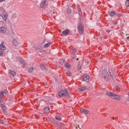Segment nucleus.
Returning <instances> with one entry per match:
<instances>
[{
    "mask_svg": "<svg viewBox=\"0 0 129 129\" xmlns=\"http://www.w3.org/2000/svg\"><path fill=\"white\" fill-rule=\"evenodd\" d=\"M69 33H70V30H69V29H66L62 32V34H63L64 36H67Z\"/></svg>",
    "mask_w": 129,
    "mask_h": 129,
    "instance_id": "nucleus-10",
    "label": "nucleus"
},
{
    "mask_svg": "<svg viewBox=\"0 0 129 129\" xmlns=\"http://www.w3.org/2000/svg\"><path fill=\"white\" fill-rule=\"evenodd\" d=\"M77 60H79V58H77Z\"/></svg>",
    "mask_w": 129,
    "mask_h": 129,
    "instance_id": "nucleus-44",
    "label": "nucleus"
},
{
    "mask_svg": "<svg viewBox=\"0 0 129 129\" xmlns=\"http://www.w3.org/2000/svg\"><path fill=\"white\" fill-rule=\"evenodd\" d=\"M6 106H5V105L1 104V108H4V107H5Z\"/></svg>",
    "mask_w": 129,
    "mask_h": 129,
    "instance_id": "nucleus-36",
    "label": "nucleus"
},
{
    "mask_svg": "<svg viewBox=\"0 0 129 129\" xmlns=\"http://www.w3.org/2000/svg\"><path fill=\"white\" fill-rule=\"evenodd\" d=\"M2 19L5 22H7L8 20V13L7 12H4L2 14Z\"/></svg>",
    "mask_w": 129,
    "mask_h": 129,
    "instance_id": "nucleus-7",
    "label": "nucleus"
},
{
    "mask_svg": "<svg viewBox=\"0 0 129 129\" xmlns=\"http://www.w3.org/2000/svg\"><path fill=\"white\" fill-rule=\"evenodd\" d=\"M79 128L80 129H81V128H80V127L79 126V125H78V126H76V128Z\"/></svg>",
    "mask_w": 129,
    "mask_h": 129,
    "instance_id": "nucleus-38",
    "label": "nucleus"
},
{
    "mask_svg": "<svg viewBox=\"0 0 129 129\" xmlns=\"http://www.w3.org/2000/svg\"><path fill=\"white\" fill-rule=\"evenodd\" d=\"M20 62L21 64H23V65H26V62H25L24 60H21Z\"/></svg>",
    "mask_w": 129,
    "mask_h": 129,
    "instance_id": "nucleus-31",
    "label": "nucleus"
},
{
    "mask_svg": "<svg viewBox=\"0 0 129 129\" xmlns=\"http://www.w3.org/2000/svg\"><path fill=\"white\" fill-rule=\"evenodd\" d=\"M102 77L104 79V80H108L109 75H108V72H107L106 70H104L102 71Z\"/></svg>",
    "mask_w": 129,
    "mask_h": 129,
    "instance_id": "nucleus-3",
    "label": "nucleus"
},
{
    "mask_svg": "<svg viewBox=\"0 0 129 129\" xmlns=\"http://www.w3.org/2000/svg\"><path fill=\"white\" fill-rule=\"evenodd\" d=\"M82 67V64H81V63H79L78 65V69L79 70L81 69Z\"/></svg>",
    "mask_w": 129,
    "mask_h": 129,
    "instance_id": "nucleus-28",
    "label": "nucleus"
},
{
    "mask_svg": "<svg viewBox=\"0 0 129 129\" xmlns=\"http://www.w3.org/2000/svg\"><path fill=\"white\" fill-rule=\"evenodd\" d=\"M40 68H41L42 70H44L45 69V65L44 64L41 63L40 64Z\"/></svg>",
    "mask_w": 129,
    "mask_h": 129,
    "instance_id": "nucleus-25",
    "label": "nucleus"
},
{
    "mask_svg": "<svg viewBox=\"0 0 129 129\" xmlns=\"http://www.w3.org/2000/svg\"><path fill=\"white\" fill-rule=\"evenodd\" d=\"M7 32V28L4 26L0 27V34H5Z\"/></svg>",
    "mask_w": 129,
    "mask_h": 129,
    "instance_id": "nucleus-9",
    "label": "nucleus"
},
{
    "mask_svg": "<svg viewBox=\"0 0 129 129\" xmlns=\"http://www.w3.org/2000/svg\"><path fill=\"white\" fill-rule=\"evenodd\" d=\"M78 31L80 35H83L84 34V27L83 24L80 23L78 25Z\"/></svg>",
    "mask_w": 129,
    "mask_h": 129,
    "instance_id": "nucleus-4",
    "label": "nucleus"
},
{
    "mask_svg": "<svg viewBox=\"0 0 129 129\" xmlns=\"http://www.w3.org/2000/svg\"><path fill=\"white\" fill-rule=\"evenodd\" d=\"M0 123L1 124L4 123V121H3L2 120H0Z\"/></svg>",
    "mask_w": 129,
    "mask_h": 129,
    "instance_id": "nucleus-37",
    "label": "nucleus"
},
{
    "mask_svg": "<svg viewBox=\"0 0 129 129\" xmlns=\"http://www.w3.org/2000/svg\"><path fill=\"white\" fill-rule=\"evenodd\" d=\"M5 0H0V2H4Z\"/></svg>",
    "mask_w": 129,
    "mask_h": 129,
    "instance_id": "nucleus-40",
    "label": "nucleus"
},
{
    "mask_svg": "<svg viewBox=\"0 0 129 129\" xmlns=\"http://www.w3.org/2000/svg\"><path fill=\"white\" fill-rule=\"evenodd\" d=\"M86 89V87H81L79 89V91H84Z\"/></svg>",
    "mask_w": 129,
    "mask_h": 129,
    "instance_id": "nucleus-18",
    "label": "nucleus"
},
{
    "mask_svg": "<svg viewBox=\"0 0 129 129\" xmlns=\"http://www.w3.org/2000/svg\"><path fill=\"white\" fill-rule=\"evenodd\" d=\"M0 50H6V46L4 45V41L1 42V45H0Z\"/></svg>",
    "mask_w": 129,
    "mask_h": 129,
    "instance_id": "nucleus-12",
    "label": "nucleus"
},
{
    "mask_svg": "<svg viewBox=\"0 0 129 129\" xmlns=\"http://www.w3.org/2000/svg\"><path fill=\"white\" fill-rule=\"evenodd\" d=\"M116 16H117V17H118L119 18H120V17H121V16L122 15H121V13H116Z\"/></svg>",
    "mask_w": 129,
    "mask_h": 129,
    "instance_id": "nucleus-30",
    "label": "nucleus"
},
{
    "mask_svg": "<svg viewBox=\"0 0 129 129\" xmlns=\"http://www.w3.org/2000/svg\"><path fill=\"white\" fill-rule=\"evenodd\" d=\"M90 77L89 76L87 75H85L83 76L82 81H87L88 79H89Z\"/></svg>",
    "mask_w": 129,
    "mask_h": 129,
    "instance_id": "nucleus-11",
    "label": "nucleus"
},
{
    "mask_svg": "<svg viewBox=\"0 0 129 129\" xmlns=\"http://www.w3.org/2000/svg\"><path fill=\"white\" fill-rule=\"evenodd\" d=\"M80 112H81V113H84V114H90V112H89V111H88L85 109H81L80 110Z\"/></svg>",
    "mask_w": 129,
    "mask_h": 129,
    "instance_id": "nucleus-8",
    "label": "nucleus"
},
{
    "mask_svg": "<svg viewBox=\"0 0 129 129\" xmlns=\"http://www.w3.org/2000/svg\"><path fill=\"white\" fill-rule=\"evenodd\" d=\"M112 119H114V117H112L111 118Z\"/></svg>",
    "mask_w": 129,
    "mask_h": 129,
    "instance_id": "nucleus-42",
    "label": "nucleus"
},
{
    "mask_svg": "<svg viewBox=\"0 0 129 129\" xmlns=\"http://www.w3.org/2000/svg\"><path fill=\"white\" fill-rule=\"evenodd\" d=\"M46 6H48V2H47V1H42L40 4V7L42 9H44V8H45V7H46Z\"/></svg>",
    "mask_w": 129,
    "mask_h": 129,
    "instance_id": "nucleus-6",
    "label": "nucleus"
},
{
    "mask_svg": "<svg viewBox=\"0 0 129 129\" xmlns=\"http://www.w3.org/2000/svg\"><path fill=\"white\" fill-rule=\"evenodd\" d=\"M106 95L107 96H108L113 99H115V100H120L121 98L118 96V95H116L109 91H107Z\"/></svg>",
    "mask_w": 129,
    "mask_h": 129,
    "instance_id": "nucleus-1",
    "label": "nucleus"
},
{
    "mask_svg": "<svg viewBox=\"0 0 129 129\" xmlns=\"http://www.w3.org/2000/svg\"><path fill=\"white\" fill-rule=\"evenodd\" d=\"M59 63L61 64V65H64L65 64V60L64 59H60L59 60Z\"/></svg>",
    "mask_w": 129,
    "mask_h": 129,
    "instance_id": "nucleus-21",
    "label": "nucleus"
},
{
    "mask_svg": "<svg viewBox=\"0 0 129 129\" xmlns=\"http://www.w3.org/2000/svg\"><path fill=\"white\" fill-rule=\"evenodd\" d=\"M52 45V42H48L47 43L45 44L44 45V48H48V47H50Z\"/></svg>",
    "mask_w": 129,
    "mask_h": 129,
    "instance_id": "nucleus-13",
    "label": "nucleus"
},
{
    "mask_svg": "<svg viewBox=\"0 0 129 129\" xmlns=\"http://www.w3.org/2000/svg\"><path fill=\"white\" fill-rule=\"evenodd\" d=\"M67 13H68L69 14H71V13H72V11H71V10L70 9H68Z\"/></svg>",
    "mask_w": 129,
    "mask_h": 129,
    "instance_id": "nucleus-33",
    "label": "nucleus"
},
{
    "mask_svg": "<svg viewBox=\"0 0 129 129\" xmlns=\"http://www.w3.org/2000/svg\"><path fill=\"white\" fill-rule=\"evenodd\" d=\"M33 70H34V68L33 67H31L28 70V72H33Z\"/></svg>",
    "mask_w": 129,
    "mask_h": 129,
    "instance_id": "nucleus-26",
    "label": "nucleus"
},
{
    "mask_svg": "<svg viewBox=\"0 0 129 129\" xmlns=\"http://www.w3.org/2000/svg\"><path fill=\"white\" fill-rule=\"evenodd\" d=\"M20 44V42L17 41V39L13 40V44L14 46H18Z\"/></svg>",
    "mask_w": 129,
    "mask_h": 129,
    "instance_id": "nucleus-15",
    "label": "nucleus"
},
{
    "mask_svg": "<svg viewBox=\"0 0 129 129\" xmlns=\"http://www.w3.org/2000/svg\"><path fill=\"white\" fill-rule=\"evenodd\" d=\"M10 74H11V75H12V76H16V72L15 71H10Z\"/></svg>",
    "mask_w": 129,
    "mask_h": 129,
    "instance_id": "nucleus-19",
    "label": "nucleus"
},
{
    "mask_svg": "<svg viewBox=\"0 0 129 129\" xmlns=\"http://www.w3.org/2000/svg\"><path fill=\"white\" fill-rule=\"evenodd\" d=\"M109 16L111 17H113L114 16H116V12L114 11H112L109 14Z\"/></svg>",
    "mask_w": 129,
    "mask_h": 129,
    "instance_id": "nucleus-16",
    "label": "nucleus"
},
{
    "mask_svg": "<svg viewBox=\"0 0 129 129\" xmlns=\"http://www.w3.org/2000/svg\"><path fill=\"white\" fill-rule=\"evenodd\" d=\"M110 75H111V76H113V75L110 74Z\"/></svg>",
    "mask_w": 129,
    "mask_h": 129,
    "instance_id": "nucleus-43",
    "label": "nucleus"
},
{
    "mask_svg": "<svg viewBox=\"0 0 129 129\" xmlns=\"http://www.w3.org/2000/svg\"><path fill=\"white\" fill-rule=\"evenodd\" d=\"M69 95L68 91L66 90H63L58 92V96H59V97H64L65 96H68Z\"/></svg>",
    "mask_w": 129,
    "mask_h": 129,
    "instance_id": "nucleus-2",
    "label": "nucleus"
},
{
    "mask_svg": "<svg viewBox=\"0 0 129 129\" xmlns=\"http://www.w3.org/2000/svg\"><path fill=\"white\" fill-rule=\"evenodd\" d=\"M1 18H2V15H0V19H1Z\"/></svg>",
    "mask_w": 129,
    "mask_h": 129,
    "instance_id": "nucleus-41",
    "label": "nucleus"
},
{
    "mask_svg": "<svg viewBox=\"0 0 129 129\" xmlns=\"http://www.w3.org/2000/svg\"><path fill=\"white\" fill-rule=\"evenodd\" d=\"M78 10L79 16H82V12H81V8H78Z\"/></svg>",
    "mask_w": 129,
    "mask_h": 129,
    "instance_id": "nucleus-22",
    "label": "nucleus"
},
{
    "mask_svg": "<svg viewBox=\"0 0 129 129\" xmlns=\"http://www.w3.org/2000/svg\"><path fill=\"white\" fill-rule=\"evenodd\" d=\"M125 102H126V103H127L128 104H129V94H128L127 98L125 100Z\"/></svg>",
    "mask_w": 129,
    "mask_h": 129,
    "instance_id": "nucleus-29",
    "label": "nucleus"
},
{
    "mask_svg": "<svg viewBox=\"0 0 129 129\" xmlns=\"http://www.w3.org/2000/svg\"><path fill=\"white\" fill-rule=\"evenodd\" d=\"M5 95H8V91L5 90V91H2L0 93V102H2V101H3V98H4V97L5 96Z\"/></svg>",
    "mask_w": 129,
    "mask_h": 129,
    "instance_id": "nucleus-5",
    "label": "nucleus"
},
{
    "mask_svg": "<svg viewBox=\"0 0 129 129\" xmlns=\"http://www.w3.org/2000/svg\"><path fill=\"white\" fill-rule=\"evenodd\" d=\"M0 56L1 57H3V56H4V51H0Z\"/></svg>",
    "mask_w": 129,
    "mask_h": 129,
    "instance_id": "nucleus-32",
    "label": "nucleus"
},
{
    "mask_svg": "<svg viewBox=\"0 0 129 129\" xmlns=\"http://www.w3.org/2000/svg\"><path fill=\"white\" fill-rule=\"evenodd\" d=\"M75 53H76V48H74L72 50V55L73 57V59H74V57L75 56Z\"/></svg>",
    "mask_w": 129,
    "mask_h": 129,
    "instance_id": "nucleus-14",
    "label": "nucleus"
},
{
    "mask_svg": "<svg viewBox=\"0 0 129 129\" xmlns=\"http://www.w3.org/2000/svg\"><path fill=\"white\" fill-rule=\"evenodd\" d=\"M115 89H116V90H117V91H121V88H120L118 86H116L115 87Z\"/></svg>",
    "mask_w": 129,
    "mask_h": 129,
    "instance_id": "nucleus-23",
    "label": "nucleus"
},
{
    "mask_svg": "<svg viewBox=\"0 0 129 129\" xmlns=\"http://www.w3.org/2000/svg\"><path fill=\"white\" fill-rule=\"evenodd\" d=\"M64 65L66 68H70V67H71V65H70V64L68 62H65Z\"/></svg>",
    "mask_w": 129,
    "mask_h": 129,
    "instance_id": "nucleus-17",
    "label": "nucleus"
},
{
    "mask_svg": "<svg viewBox=\"0 0 129 129\" xmlns=\"http://www.w3.org/2000/svg\"><path fill=\"white\" fill-rule=\"evenodd\" d=\"M55 119L56 120H61V117H60V116H56Z\"/></svg>",
    "mask_w": 129,
    "mask_h": 129,
    "instance_id": "nucleus-27",
    "label": "nucleus"
},
{
    "mask_svg": "<svg viewBox=\"0 0 129 129\" xmlns=\"http://www.w3.org/2000/svg\"><path fill=\"white\" fill-rule=\"evenodd\" d=\"M128 39H129V37L128 36L126 37V40H128Z\"/></svg>",
    "mask_w": 129,
    "mask_h": 129,
    "instance_id": "nucleus-39",
    "label": "nucleus"
},
{
    "mask_svg": "<svg viewBox=\"0 0 129 129\" xmlns=\"http://www.w3.org/2000/svg\"><path fill=\"white\" fill-rule=\"evenodd\" d=\"M126 4L129 5V0H126Z\"/></svg>",
    "mask_w": 129,
    "mask_h": 129,
    "instance_id": "nucleus-35",
    "label": "nucleus"
},
{
    "mask_svg": "<svg viewBox=\"0 0 129 129\" xmlns=\"http://www.w3.org/2000/svg\"><path fill=\"white\" fill-rule=\"evenodd\" d=\"M2 109L4 111V112H6V111H7V109H6V107H4V108H2Z\"/></svg>",
    "mask_w": 129,
    "mask_h": 129,
    "instance_id": "nucleus-34",
    "label": "nucleus"
},
{
    "mask_svg": "<svg viewBox=\"0 0 129 129\" xmlns=\"http://www.w3.org/2000/svg\"><path fill=\"white\" fill-rule=\"evenodd\" d=\"M67 76H71L72 74L71 72L70 71H67L66 73Z\"/></svg>",
    "mask_w": 129,
    "mask_h": 129,
    "instance_id": "nucleus-24",
    "label": "nucleus"
},
{
    "mask_svg": "<svg viewBox=\"0 0 129 129\" xmlns=\"http://www.w3.org/2000/svg\"><path fill=\"white\" fill-rule=\"evenodd\" d=\"M44 111H45V112H46L47 113L50 112V109H49V107H46L44 108Z\"/></svg>",
    "mask_w": 129,
    "mask_h": 129,
    "instance_id": "nucleus-20",
    "label": "nucleus"
}]
</instances>
